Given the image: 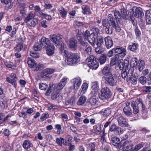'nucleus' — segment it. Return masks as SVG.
<instances>
[{"mask_svg":"<svg viewBox=\"0 0 151 151\" xmlns=\"http://www.w3.org/2000/svg\"><path fill=\"white\" fill-rule=\"evenodd\" d=\"M18 6L19 8H21L27 7L26 2L25 0H18Z\"/></svg>","mask_w":151,"mask_h":151,"instance_id":"nucleus-44","label":"nucleus"},{"mask_svg":"<svg viewBox=\"0 0 151 151\" xmlns=\"http://www.w3.org/2000/svg\"><path fill=\"white\" fill-rule=\"evenodd\" d=\"M88 88V85L86 83H83L81 89V93L82 94H84L87 90Z\"/></svg>","mask_w":151,"mask_h":151,"instance_id":"nucleus-52","label":"nucleus"},{"mask_svg":"<svg viewBox=\"0 0 151 151\" xmlns=\"http://www.w3.org/2000/svg\"><path fill=\"white\" fill-rule=\"evenodd\" d=\"M117 121L119 126L124 127H128L129 124L126 120V119L122 116H121L117 118Z\"/></svg>","mask_w":151,"mask_h":151,"instance_id":"nucleus-16","label":"nucleus"},{"mask_svg":"<svg viewBox=\"0 0 151 151\" xmlns=\"http://www.w3.org/2000/svg\"><path fill=\"white\" fill-rule=\"evenodd\" d=\"M111 113V110L110 108H107L105 109L102 110V114L104 116H108Z\"/></svg>","mask_w":151,"mask_h":151,"instance_id":"nucleus-41","label":"nucleus"},{"mask_svg":"<svg viewBox=\"0 0 151 151\" xmlns=\"http://www.w3.org/2000/svg\"><path fill=\"white\" fill-rule=\"evenodd\" d=\"M81 79L79 77H77L74 78L73 80V88L74 89V92H76L80 86L81 83Z\"/></svg>","mask_w":151,"mask_h":151,"instance_id":"nucleus-14","label":"nucleus"},{"mask_svg":"<svg viewBox=\"0 0 151 151\" xmlns=\"http://www.w3.org/2000/svg\"><path fill=\"white\" fill-rule=\"evenodd\" d=\"M107 57L105 54H102L100 57L98 61L100 63V65L103 64L106 62Z\"/></svg>","mask_w":151,"mask_h":151,"instance_id":"nucleus-40","label":"nucleus"},{"mask_svg":"<svg viewBox=\"0 0 151 151\" xmlns=\"http://www.w3.org/2000/svg\"><path fill=\"white\" fill-rule=\"evenodd\" d=\"M108 23L109 26L103 29L107 34L111 35L112 34L113 28L115 29L117 32H119L120 31L121 29L118 22L115 21L111 14H109L108 16Z\"/></svg>","mask_w":151,"mask_h":151,"instance_id":"nucleus-1","label":"nucleus"},{"mask_svg":"<svg viewBox=\"0 0 151 151\" xmlns=\"http://www.w3.org/2000/svg\"><path fill=\"white\" fill-rule=\"evenodd\" d=\"M67 78L64 77L61 80L60 82L56 86V90L60 91L62 89L67 82Z\"/></svg>","mask_w":151,"mask_h":151,"instance_id":"nucleus-18","label":"nucleus"},{"mask_svg":"<svg viewBox=\"0 0 151 151\" xmlns=\"http://www.w3.org/2000/svg\"><path fill=\"white\" fill-rule=\"evenodd\" d=\"M45 67L44 65L43 64L39 63L37 64L36 63V65L34 68H35V70L38 71L39 70H41Z\"/></svg>","mask_w":151,"mask_h":151,"instance_id":"nucleus-50","label":"nucleus"},{"mask_svg":"<svg viewBox=\"0 0 151 151\" xmlns=\"http://www.w3.org/2000/svg\"><path fill=\"white\" fill-rule=\"evenodd\" d=\"M54 72L53 69L47 68L43 70L41 73V76L42 78H49L51 74Z\"/></svg>","mask_w":151,"mask_h":151,"instance_id":"nucleus-10","label":"nucleus"},{"mask_svg":"<svg viewBox=\"0 0 151 151\" xmlns=\"http://www.w3.org/2000/svg\"><path fill=\"white\" fill-rule=\"evenodd\" d=\"M115 53H116L117 55H119V56L122 58L124 57L127 54V50L125 48L117 46L114 48Z\"/></svg>","mask_w":151,"mask_h":151,"instance_id":"nucleus-8","label":"nucleus"},{"mask_svg":"<svg viewBox=\"0 0 151 151\" xmlns=\"http://www.w3.org/2000/svg\"><path fill=\"white\" fill-rule=\"evenodd\" d=\"M86 101V97L84 96H82L79 98L77 104L78 105H81L84 104Z\"/></svg>","mask_w":151,"mask_h":151,"instance_id":"nucleus-37","label":"nucleus"},{"mask_svg":"<svg viewBox=\"0 0 151 151\" xmlns=\"http://www.w3.org/2000/svg\"><path fill=\"white\" fill-rule=\"evenodd\" d=\"M118 127H117L115 123L112 124L110 127L109 131L114 132L116 133Z\"/></svg>","mask_w":151,"mask_h":151,"instance_id":"nucleus-55","label":"nucleus"},{"mask_svg":"<svg viewBox=\"0 0 151 151\" xmlns=\"http://www.w3.org/2000/svg\"><path fill=\"white\" fill-rule=\"evenodd\" d=\"M111 93L107 87H104L102 89L101 94L99 96L100 99L102 100L109 98L111 96Z\"/></svg>","mask_w":151,"mask_h":151,"instance_id":"nucleus-5","label":"nucleus"},{"mask_svg":"<svg viewBox=\"0 0 151 151\" xmlns=\"http://www.w3.org/2000/svg\"><path fill=\"white\" fill-rule=\"evenodd\" d=\"M124 114L127 116H131L133 114L132 111L129 106H125L123 109Z\"/></svg>","mask_w":151,"mask_h":151,"instance_id":"nucleus-24","label":"nucleus"},{"mask_svg":"<svg viewBox=\"0 0 151 151\" xmlns=\"http://www.w3.org/2000/svg\"><path fill=\"white\" fill-rule=\"evenodd\" d=\"M138 78V77L137 76V73H135L134 75L132 77L131 79L132 81V83L134 85L136 84L137 83V79Z\"/></svg>","mask_w":151,"mask_h":151,"instance_id":"nucleus-54","label":"nucleus"},{"mask_svg":"<svg viewBox=\"0 0 151 151\" xmlns=\"http://www.w3.org/2000/svg\"><path fill=\"white\" fill-rule=\"evenodd\" d=\"M22 146L24 148L27 149L30 147H32L33 145L30 141L26 140L23 142Z\"/></svg>","mask_w":151,"mask_h":151,"instance_id":"nucleus-32","label":"nucleus"},{"mask_svg":"<svg viewBox=\"0 0 151 151\" xmlns=\"http://www.w3.org/2000/svg\"><path fill=\"white\" fill-rule=\"evenodd\" d=\"M97 60V58L95 57L93 55H91L89 56L86 59V61H87L88 63L89 62L90 63L93 62L94 61Z\"/></svg>","mask_w":151,"mask_h":151,"instance_id":"nucleus-53","label":"nucleus"},{"mask_svg":"<svg viewBox=\"0 0 151 151\" xmlns=\"http://www.w3.org/2000/svg\"><path fill=\"white\" fill-rule=\"evenodd\" d=\"M88 146L90 151H96L95 149V145L94 142L90 143L88 144Z\"/></svg>","mask_w":151,"mask_h":151,"instance_id":"nucleus-64","label":"nucleus"},{"mask_svg":"<svg viewBox=\"0 0 151 151\" xmlns=\"http://www.w3.org/2000/svg\"><path fill=\"white\" fill-rule=\"evenodd\" d=\"M91 88L92 91V92L94 95H96L99 89V83L98 82L95 81L93 82L92 84Z\"/></svg>","mask_w":151,"mask_h":151,"instance_id":"nucleus-25","label":"nucleus"},{"mask_svg":"<svg viewBox=\"0 0 151 151\" xmlns=\"http://www.w3.org/2000/svg\"><path fill=\"white\" fill-rule=\"evenodd\" d=\"M98 34L96 33H92L89 35V37L88 40V42L93 47L95 45V42L96 38L98 37Z\"/></svg>","mask_w":151,"mask_h":151,"instance_id":"nucleus-20","label":"nucleus"},{"mask_svg":"<svg viewBox=\"0 0 151 151\" xmlns=\"http://www.w3.org/2000/svg\"><path fill=\"white\" fill-rule=\"evenodd\" d=\"M104 43V39L101 36H99L98 37L96 44L97 46H102Z\"/></svg>","mask_w":151,"mask_h":151,"instance_id":"nucleus-39","label":"nucleus"},{"mask_svg":"<svg viewBox=\"0 0 151 151\" xmlns=\"http://www.w3.org/2000/svg\"><path fill=\"white\" fill-rule=\"evenodd\" d=\"M58 11L60 16L63 18H65L67 14V11H66L63 7H60L59 8Z\"/></svg>","mask_w":151,"mask_h":151,"instance_id":"nucleus-35","label":"nucleus"},{"mask_svg":"<svg viewBox=\"0 0 151 151\" xmlns=\"http://www.w3.org/2000/svg\"><path fill=\"white\" fill-rule=\"evenodd\" d=\"M83 13L84 14H90V9L89 7L87 6H85L82 7Z\"/></svg>","mask_w":151,"mask_h":151,"instance_id":"nucleus-49","label":"nucleus"},{"mask_svg":"<svg viewBox=\"0 0 151 151\" xmlns=\"http://www.w3.org/2000/svg\"><path fill=\"white\" fill-rule=\"evenodd\" d=\"M19 11L20 14L22 16H25L26 15V12L27 10V7L21 8H19Z\"/></svg>","mask_w":151,"mask_h":151,"instance_id":"nucleus-60","label":"nucleus"},{"mask_svg":"<svg viewBox=\"0 0 151 151\" xmlns=\"http://www.w3.org/2000/svg\"><path fill=\"white\" fill-rule=\"evenodd\" d=\"M137 59L136 57L133 58L131 62L133 65V67H137L139 71L141 72L145 68V63L143 60H139L137 62Z\"/></svg>","mask_w":151,"mask_h":151,"instance_id":"nucleus-4","label":"nucleus"},{"mask_svg":"<svg viewBox=\"0 0 151 151\" xmlns=\"http://www.w3.org/2000/svg\"><path fill=\"white\" fill-rule=\"evenodd\" d=\"M85 46V47L84 50V53L88 55L90 54L92 50V48L91 47L88 43H87V44H86Z\"/></svg>","mask_w":151,"mask_h":151,"instance_id":"nucleus-42","label":"nucleus"},{"mask_svg":"<svg viewBox=\"0 0 151 151\" xmlns=\"http://www.w3.org/2000/svg\"><path fill=\"white\" fill-rule=\"evenodd\" d=\"M137 47H138V44L136 43H133L132 44L130 45L128 47L129 50L135 52L137 50Z\"/></svg>","mask_w":151,"mask_h":151,"instance_id":"nucleus-34","label":"nucleus"},{"mask_svg":"<svg viewBox=\"0 0 151 151\" xmlns=\"http://www.w3.org/2000/svg\"><path fill=\"white\" fill-rule=\"evenodd\" d=\"M67 63L68 65H73L79 62L80 57L78 53H70L67 58Z\"/></svg>","mask_w":151,"mask_h":151,"instance_id":"nucleus-2","label":"nucleus"},{"mask_svg":"<svg viewBox=\"0 0 151 151\" xmlns=\"http://www.w3.org/2000/svg\"><path fill=\"white\" fill-rule=\"evenodd\" d=\"M134 16L137 18L141 17L144 15L142 9L140 7H134L132 10Z\"/></svg>","mask_w":151,"mask_h":151,"instance_id":"nucleus-11","label":"nucleus"},{"mask_svg":"<svg viewBox=\"0 0 151 151\" xmlns=\"http://www.w3.org/2000/svg\"><path fill=\"white\" fill-rule=\"evenodd\" d=\"M105 45L108 49L111 48L113 45V42L112 39L109 37H105L104 39Z\"/></svg>","mask_w":151,"mask_h":151,"instance_id":"nucleus-23","label":"nucleus"},{"mask_svg":"<svg viewBox=\"0 0 151 151\" xmlns=\"http://www.w3.org/2000/svg\"><path fill=\"white\" fill-rule=\"evenodd\" d=\"M142 107L141 111L143 114L144 115L146 114L147 113V109L145 105L143 104L141 106Z\"/></svg>","mask_w":151,"mask_h":151,"instance_id":"nucleus-63","label":"nucleus"},{"mask_svg":"<svg viewBox=\"0 0 151 151\" xmlns=\"http://www.w3.org/2000/svg\"><path fill=\"white\" fill-rule=\"evenodd\" d=\"M99 61L98 59L97 58V60L94 61L93 62L90 63L89 62L88 63V66L92 69L95 70L98 67L99 65Z\"/></svg>","mask_w":151,"mask_h":151,"instance_id":"nucleus-26","label":"nucleus"},{"mask_svg":"<svg viewBox=\"0 0 151 151\" xmlns=\"http://www.w3.org/2000/svg\"><path fill=\"white\" fill-rule=\"evenodd\" d=\"M68 47L71 50H75L77 49V41L74 38H70L68 40Z\"/></svg>","mask_w":151,"mask_h":151,"instance_id":"nucleus-17","label":"nucleus"},{"mask_svg":"<svg viewBox=\"0 0 151 151\" xmlns=\"http://www.w3.org/2000/svg\"><path fill=\"white\" fill-rule=\"evenodd\" d=\"M98 100V98L95 96H93L89 99L88 102L91 105L94 106L96 104Z\"/></svg>","mask_w":151,"mask_h":151,"instance_id":"nucleus-33","label":"nucleus"},{"mask_svg":"<svg viewBox=\"0 0 151 151\" xmlns=\"http://www.w3.org/2000/svg\"><path fill=\"white\" fill-rule=\"evenodd\" d=\"M76 102V99L74 97L72 96L69 100L66 102L67 105H72L74 104Z\"/></svg>","mask_w":151,"mask_h":151,"instance_id":"nucleus-47","label":"nucleus"},{"mask_svg":"<svg viewBox=\"0 0 151 151\" xmlns=\"http://www.w3.org/2000/svg\"><path fill=\"white\" fill-rule=\"evenodd\" d=\"M63 98V97L60 91L57 90L53 92L51 95V99L53 100H56L58 101V103L62 100Z\"/></svg>","mask_w":151,"mask_h":151,"instance_id":"nucleus-13","label":"nucleus"},{"mask_svg":"<svg viewBox=\"0 0 151 151\" xmlns=\"http://www.w3.org/2000/svg\"><path fill=\"white\" fill-rule=\"evenodd\" d=\"M105 50L104 48L102 46H97L95 49V51L98 54H101Z\"/></svg>","mask_w":151,"mask_h":151,"instance_id":"nucleus-46","label":"nucleus"},{"mask_svg":"<svg viewBox=\"0 0 151 151\" xmlns=\"http://www.w3.org/2000/svg\"><path fill=\"white\" fill-rule=\"evenodd\" d=\"M62 36L60 35L58 36H57L55 35H51L50 36V40L57 46L59 45L60 41L62 39Z\"/></svg>","mask_w":151,"mask_h":151,"instance_id":"nucleus-12","label":"nucleus"},{"mask_svg":"<svg viewBox=\"0 0 151 151\" xmlns=\"http://www.w3.org/2000/svg\"><path fill=\"white\" fill-rule=\"evenodd\" d=\"M124 129L122 128L121 127H118L115 133L117 134H121L124 133Z\"/></svg>","mask_w":151,"mask_h":151,"instance_id":"nucleus-61","label":"nucleus"},{"mask_svg":"<svg viewBox=\"0 0 151 151\" xmlns=\"http://www.w3.org/2000/svg\"><path fill=\"white\" fill-rule=\"evenodd\" d=\"M123 61V59L120 58L119 55H115L111 58L110 65L111 66H113L116 65H118L119 63Z\"/></svg>","mask_w":151,"mask_h":151,"instance_id":"nucleus-7","label":"nucleus"},{"mask_svg":"<svg viewBox=\"0 0 151 151\" xmlns=\"http://www.w3.org/2000/svg\"><path fill=\"white\" fill-rule=\"evenodd\" d=\"M27 23L28 25L31 27H35L37 24L38 20L37 19L34 18Z\"/></svg>","mask_w":151,"mask_h":151,"instance_id":"nucleus-36","label":"nucleus"},{"mask_svg":"<svg viewBox=\"0 0 151 151\" xmlns=\"http://www.w3.org/2000/svg\"><path fill=\"white\" fill-rule=\"evenodd\" d=\"M111 143L114 146L118 147L121 145V141L119 138L117 137L113 136L111 138Z\"/></svg>","mask_w":151,"mask_h":151,"instance_id":"nucleus-22","label":"nucleus"},{"mask_svg":"<svg viewBox=\"0 0 151 151\" xmlns=\"http://www.w3.org/2000/svg\"><path fill=\"white\" fill-rule=\"evenodd\" d=\"M48 86L46 83H40L39 84V88L42 90H45L47 88Z\"/></svg>","mask_w":151,"mask_h":151,"instance_id":"nucleus-58","label":"nucleus"},{"mask_svg":"<svg viewBox=\"0 0 151 151\" xmlns=\"http://www.w3.org/2000/svg\"><path fill=\"white\" fill-rule=\"evenodd\" d=\"M114 16L115 17V20L116 22L119 21L121 18V15L118 11L115 10L114 12Z\"/></svg>","mask_w":151,"mask_h":151,"instance_id":"nucleus-38","label":"nucleus"},{"mask_svg":"<svg viewBox=\"0 0 151 151\" xmlns=\"http://www.w3.org/2000/svg\"><path fill=\"white\" fill-rule=\"evenodd\" d=\"M56 87L55 84H53L52 83H50L49 88L47 90L45 93V95L47 96H49L50 94V93L52 92V90H54Z\"/></svg>","mask_w":151,"mask_h":151,"instance_id":"nucleus-28","label":"nucleus"},{"mask_svg":"<svg viewBox=\"0 0 151 151\" xmlns=\"http://www.w3.org/2000/svg\"><path fill=\"white\" fill-rule=\"evenodd\" d=\"M47 107L49 110H50L52 109L54 110L58 109V106L57 105H54L53 104H49L47 105Z\"/></svg>","mask_w":151,"mask_h":151,"instance_id":"nucleus-59","label":"nucleus"},{"mask_svg":"<svg viewBox=\"0 0 151 151\" xmlns=\"http://www.w3.org/2000/svg\"><path fill=\"white\" fill-rule=\"evenodd\" d=\"M10 78L7 77L6 78V81L12 84L15 88L17 86V81L18 80L17 77L16 75L14 73H12L11 74Z\"/></svg>","mask_w":151,"mask_h":151,"instance_id":"nucleus-6","label":"nucleus"},{"mask_svg":"<svg viewBox=\"0 0 151 151\" xmlns=\"http://www.w3.org/2000/svg\"><path fill=\"white\" fill-rule=\"evenodd\" d=\"M121 13L122 14L121 17L124 19H128V16L126 10L124 9H121Z\"/></svg>","mask_w":151,"mask_h":151,"instance_id":"nucleus-43","label":"nucleus"},{"mask_svg":"<svg viewBox=\"0 0 151 151\" xmlns=\"http://www.w3.org/2000/svg\"><path fill=\"white\" fill-rule=\"evenodd\" d=\"M34 16L32 12L30 13L25 18L24 20L25 22L27 23L34 19Z\"/></svg>","mask_w":151,"mask_h":151,"instance_id":"nucleus-48","label":"nucleus"},{"mask_svg":"<svg viewBox=\"0 0 151 151\" xmlns=\"http://www.w3.org/2000/svg\"><path fill=\"white\" fill-rule=\"evenodd\" d=\"M134 68H130L127 72V82L131 80L132 77L133 76Z\"/></svg>","mask_w":151,"mask_h":151,"instance_id":"nucleus-30","label":"nucleus"},{"mask_svg":"<svg viewBox=\"0 0 151 151\" xmlns=\"http://www.w3.org/2000/svg\"><path fill=\"white\" fill-rule=\"evenodd\" d=\"M102 79L104 83L107 85L114 86L116 84V78L112 74L104 75L102 77Z\"/></svg>","mask_w":151,"mask_h":151,"instance_id":"nucleus-3","label":"nucleus"},{"mask_svg":"<svg viewBox=\"0 0 151 151\" xmlns=\"http://www.w3.org/2000/svg\"><path fill=\"white\" fill-rule=\"evenodd\" d=\"M102 73L103 75H107L112 74L110 72V66L109 65H106L102 70Z\"/></svg>","mask_w":151,"mask_h":151,"instance_id":"nucleus-29","label":"nucleus"},{"mask_svg":"<svg viewBox=\"0 0 151 151\" xmlns=\"http://www.w3.org/2000/svg\"><path fill=\"white\" fill-rule=\"evenodd\" d=\"M40 44L42 45V46L44 48H45L47 45V44H49L50 42L48 39H47L46 37H42L40 40L38 42Z\"/></svg>","mask_w":151,"mask_h":151,"instance_id":"nucleus-27","label":"nucleus"},{"mask_svg":"<svg viewBox=\"0 0 151 151\" xmlns=\"http://www.w3.org/2000/svg\"><path fill=\"white\" fill-rule=\"evenodd\" d=\"M123 151H133V145L130 141H125L123 144Z\"/></svg>","mask_w":151,"mask_h":151,"instance_id":"nucleus-9","label":"nucleus"},{"mask_svg":"<svg viewBox=\"0 0 151 151\" xmlns=\"http://www.w3.org/2000/svg\"><path fill=\"white\" fill-rule=\"evenodd\" d=\"M27 62L29 66L31 68H34L36 65L35 61L31 58L28 57L27 59Z\"/></svg>","mask_w":151,"mask_h":151,"instance_id":"nucleus-31","label":"nucleus"},{"mask_svg":"<svg viewBox=\"0 0 151 151\" xmlns=\"http://www.w3.org/2000/svg\"><path fill=\"white\" fill-rule=\"evenodd\" d=\"M23 48V45L21 44H19L14 48L15 52H20Z\"/></svg>","mask_w":151,"mask_h":151,"instance_id":"nucleus-56","label":"nucleus"},{"mask_svg":"<svg viewBox=\"0 0 151 151\" xmlns=\"http://www.w3.org/2000/svg\"><path fill=\"white\" fill-rule=\"evenodd\" d=\"M4 65L8 68H11L13 69H15L16 67L13 63L11 62H4Z\"/></svg>","mask_w":151,"mask_h":151,"instance_id":"nucleus-45","label":"nucleus"},{"mask_svg":"<svg viewBox=\"0 0 151 151\" xmlns=\"http://www.w3.org/2000/svg\"><path fill=\"white\" fill-rule=\"evenodd\" d=\"M139 82L142 85H144L146 82L147 78L145 76H142L139 78Z\"/></svg>","mask_w":151,"mask_h":151,"instance_id":"nucleus-62","label":"nucleus"},{"mask_svg":"<svg viewBox=\"0 0 151 151\" xmlns=\"http://www.w3.org/2000/svg\"><path fill=\"white\" fill-rule=\"evenodd\" d=\"M90 29L91 31L93 32L92 33H96L98 34L99 32V30L96 27L91 26L90 27Z\"/></svg>","mask_w":151,"mask_h":151,"instance_id":"nucleus-57","label":"nucleus"},{"mask_svg":"<svg viewBox=\"0 0 151 151\" xmlns=\"http://www.w3.org/2000/svg\"><path fill=\"white\" fill-rule=\"evenodd\" d=\"M76 31L77 33L76 35V39L78 40L79 43L82 46H85L86 44H87V43L84 41L82 36V32L78 29H76Z\"/></svg>","mask_w":151,"mask_h":151,"instance_id":"nucleus-15","label":"nucleus"},{"mask_svg":"<svg viewBox=\"0 0 151 151\" xmlns=\"http://www.w3.org/2000/svg\"><path fill=\"white\" fill-rule=\"evenodd\" d=\"M129 61L127 59H125L124 61L123 60V61L122 63H119L118 65L121 70L124 71L128 70L129 66Z\"/></svg>","mask_w":151,"mask_h":151,"instance_id":"nucleus-21","label":"nucleus"},{"mask_svg":"<svg viewBox=\"0 0 151 151\" xmlns=\"http://www.w3.org/2000/svg\"><path fill=\"white\" fill-rule=\"evenodd\" d=\"M43 47L42 45L40 44L39 42L36 43L33 46V48L36 51H40L42 48Z\"/></svg>","mask_w":151,"mask_h":151,"instance_id":"nucleus-51","label":"nucleus"},{"mask_svg":"<svg viewBox=\"0 0 151 151\" xmlns=\"http://www.w3.org/2000/svg\"><path fill=\"white\" fill-rule=\"evenodd\" d=\"M46 50V53L49 56L52 55L54 53L55 47L51 43L47 44V45L45 47Z\"/></svg>","mask_w":151,"mask_h":151,"instance_id":"nucleus-19","label":"nucleus"}]
</instances>
